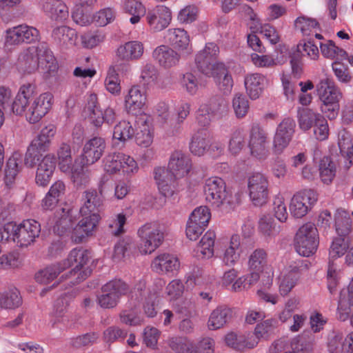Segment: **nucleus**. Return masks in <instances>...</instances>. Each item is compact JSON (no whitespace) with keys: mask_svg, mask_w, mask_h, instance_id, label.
<instances>
[{"mask_svg":"<svg viewBox=\"0 0 353 353\" xmlns=\"http://www.w3.org/2000/svg\"><path fill=\"white\" fill-rule=\"evenodd\" d=\"M57 157L60 170L64 173L69 172L73 161L70 145L61 143L57 150Z\"/></svg>","mask_w":353,"mask_h":353,"instance_id":"nucleus-44","label":"nucleus"},{"mask_svg":"<svg viewBox=\"0 0 353 353\" xmlns=\"http://www.w3.org/2000/svg\"><path fill=\"white\" fill-rule=\"evenodd\" d=\"M260 336H262L261 332H228L225 336V342L233 349L242 350L255 347Z\"/></svg>","mask_w":353,"mask_h":353,"instance_id":"nucleus-14","label":"nucleus"},{"mask_svg":"<svg viewBox=\"0 0 353 353\" xmlns=\"http://www.w3.org/2000/svg\"><path fill=\"white\" fill-rule=\"evenodd\" d=\"M146 96L145 92L139 86L132 87L125 97V107L126 111L132 114H142L143 107L145 105Z\"/></svg>","mask_w":353,"mask_h":353,"instance_id":"nucleus-20","label":"nucleus"},{"mask_svg":"<svg viewBox=\"0 0 353 353\" xmlns=\"http://www.w3.org/2000/svg\"><path fill=\"white\" fill-rule=\"evenodd\" d=\"M165 37L171 46L179 50H185L188 54L192 52V49L190 46L189 35L183 29H169Z\"/></svg>","mask_w":353,"mask_h":353,"instance_id":"nucleus-29","label":"nucleus"},{"mask_svg":"<svg viewBox=\"0 0 353 353\" xmlns=\"http://www.w3.org/2000/svg\"><path fill=\"white\" fill-rule=\"evenodd\" d=\"M338 145L343 155L353 157V143L348 132L343 130L339 133Z\"/></svg>","mask_w":353,"mask_h":353,"instance_id":"nucleus-64","label":"nucleus"},{"mask_svg":"<svg viewBox=\"0 0 353 353\" xmlns=\"http://www.w3.org/2000/svg\"><path fill=\"white\" fill-rule=\"evenodd\" d=\"M22 304V298L17 289L0 293V307L3 309H15Z\"/></svg>","mask_w":353,"mask_h":353,"instance_id":"nucleus-46","label":"nucleus"},{"mask_svg":"<svg viewBox=\"0 0 353 353\" xmlns=\"http://www.w3.org/2000/svg\"><path fill=\"white\" fill-rule=\"evenodd\" d=\"M143 45L138 41L126 42L117 50V57L122 60L132 61L139 59L143 54Z\"/></svg>","mask_w":353,"mask_h":353,"instance_id":"nucleus-33","label":"nucleus"},{"mask_svg":"<svg viewBox=\"0 0 353 353\" xmlns=\"http://www.w3.org/2000/svg\"><path fill=\"white\" fill-rule=\"evenodd\" d=\"M268 265V252L263 248L255 249L248 257V265L250 270L263 271Z\"/></svg>","mask_w":353,"mask_h":353,"instance_id":"nucleus-43","label":"nucleus"},{"mask_svg":"<svg viewBox=\"0 0 353 353\" xmlns=\"http://www.w3.org/2000/svg\"><path fill=\"white\" fill-rule=\"evenodd\" d=\"M327 350L329 353H353V332L345 337L339 332H332L328 337Z\"/></svg>","mask_w":353,"mask_h":353,"instance_id":"nucleus-21","label":"nucleus"},{"mask_svg":"<svg viewBox=\"0 0 353 353\" xmlns=\"http://www.w3.org/2000/svg\"><path fill=\"white\" fill-rule=\"evenodd\" d=\"M39 60V69L43 72H54L57 70L56 59L50 50L43 46L37 47Z\"/></svg>","mask_w":353,"mask_h":353,"instance_id":"nucleus-42","label":"nucleus"},{"mask_svg":"<svg viewBox=\"0 0 353 353\" xmlns=\"http://www.w3.org/2000/svg\"><path fill=\"white\" fill-rule=\"evenodd\" d=\"M210 217L211 214L208 208L206 206H200L196 208L191 213L188 221L193 223H198L205 228L209 223Z\"/></svg>","mask_w":353,"mask_h":353,"instance_id":"nucleus-59","label":"nucleus"},{"mask_svg":"<svg viewBox=\"0 0 353 353\" xmlns=\"http://www.w3.org/2000/svg\"><path fill=\"white\" fill-rule=\"evenodd\" d=\"M14 230V242L19 247H27L39 236L41 225L34 219H28L16 225Z\"/></svg>","mask_w":353,"mask_h":353,"instance_id":"nucleus-13","label":"nucleus"},{"mask_svg":"<svg viewBox=\"0 0 353 353\" xmlns=\"http://www.w3.org/2000/svg\"><path fill=\"white\" fill-rule=\"evenodd\" d=\"M353 306V277L347 289L341 291L338 304V318L344 321L348 319Z\"/></svg>","mask_w":353,"mask_h":353,"instance_id":"nucleus-32","label":"nucleus"},{"mask_svg":"<svg viewBox=\"0 0 353 353\" xmlns=\"http://www.w3.org/2000/svg\"><path fill=\"white\" fill-rule=\"evenodd\" d=\"M38 50L32 46L21 52L17 61V67L24 73L31 74L39 69Z\"/></svg>","mask_w":353,"mask_h":353,"instance_id":"nucleus-25","label":"nucleus"},{"mask_svg":"<svg viewBox=\"0 0 353 353\" xmlns=\"http://www.w3.org/2000/svg\"><path fill=\"white\" fill-rule=\"evenodd\" d=\"M319 233L314 224L307 223L299 228L294 237V246L301 256H310L319 246Z\"/></svg>","mask_w":353,"mask_h":353,"instance_id":"nucleus-5","label":"nucleus"},{"mask_svg":"<svg viewBox=\"0 0 353 353\" xmlns=\"http://www.w3.org/2000/svg\"><path fill=\"white\" fill-rule=\"evenodd\" d=\"M112 185L109 181H101L99 184V194L96 190H88L83 193V205L80 208L81 216L99 214V208L103 204L101 196L105 195L108 189L111 188Z\"/></svg>","mask_w":353,"mask_h":353,"instance_id":"nucleus-8","label":"nucleus"},{"mask_svg":"<svg viewBox=\"0 0 353 353\" xmlns=\"http://www.w3.org/2000/svg\"><path fill=\"white\" fill-rule=\"evenodd\" d=\"M152 57L165 69L176 66L181 59V55L176 51L165 45L157 47L152 52Z\"/></svg>","mask_w":353,"mask_h":353,"instance_id":"nucleus-19","label":"nucleus"},{"mask_svg":"<svg viewBox=\"0 0 353 353\" xmlns=\"http://www.w3.org/2000/svg\"><path fill=\"white\" fill-rule=\"evenodd\" d=\"M70 302V298L68 296H61L56 300L53 310L54 319L51 321L53 328L62 330L63 329L62 327L55 326V325H65L69 321Z\"/></svg>","mask_w":353,"mask_h":353,"instance_id":"nucleus-30","label":"nucleus"},{"mask_svg":"<svg viewBox=\"0 0 353 353\" xmlns=\"http://www.w3.org/2000/svg\"><path fill=\"white\" fill-rule=\"evenodd\" d=\"M137 235L140 239L139 252L143 254H151L162 243L164 238L163 227L158 222H149L141 226Z\"/></svg>","mask_w":353,"mask_h":353,"instance_id":"nucleus-4","label":"nucleus"},{"mask_svg":"<svg viewBox=\"0 0 353 353\" xmlns=\"http://www.w3.org/2000/svg\"><path fill=\"white\" fill-rule=\"evenodd\" d=\"M216 235L213 231H208L201 238L197 247V253L203 258H211L214 254V245Z\"/></svg>","mask_w":353,"mask_h":353,"instance_id":"nucleus-51","label":"nucleus"},{"mask_svg":"<svg viewBox=\"0 0 353 353\" xmlns=\"http://www.w3.org/2000/svg\"><path fill=\"white\" fill-rule=\"evenodd\" d=\"M52 37L57 45L69 47L74 45L77 34L74 29L62 26L53 30Z\"/></svg>","mask_w":353,"mask_h":353,"instance_id":"nucleus-39","label":"nucleus"},{"mask_svg":"<svg viewBox=\"0 0 353 353\" xmlns=\"http://www.w3.org/2000/svg\"><path fill=\"white\" fill-rule=\"evenodd\" d=\"M146 19L152 30L161 31L169 25L171 21V12L164 6H157L147 13Z\"/></svg>","mask_w":353,"mask_h":353,"instance_id":"nucleus-22","label":"nucleus"},{"mask_svg":"<svg viewBox=\"0 0 353 353\" xmlns=\"http://www.w3.org/2000/svg\"><path fill=\"white\" fill-rule=\"evenodd\" d=\"M72 226V217L69 211H65L61 208V212H57L56 214V220L53 225V231L59 236L70 230Z\"/></svg>","mask_w":353,"mask_h":353,"instance_id":"nucleus-50","label":"nucleus"},{"mask_svg":"<svg viewBox=\"0 0 353 353\" xmlns=\"http://www.w3.org/2000/svg\"><path fill=\"white\" fill-rule=\"evenodd\" d=\"M90 257V252L88 250L74 248L70 251L66 259L37 272L35 279L40 283L47 284L54 280L61 272L76 264L72 270L63 274L61 279L68 280V283L70 285H77L91 274V269L85 267Z\"/></svg>","mask_w":353,"mask_h":353,"instance_id":"nucleus-1","label":"nucleus"},{"mask_svg":"<svg viewBox=\"0 0 353 353\" xmlns=\"http://www.w3.org/2000/svg\"><path fill=\"white\" fill-rule=\"evenodd\" d=\"M22 156L19 152H14L7 161L5 168V183L6 185H12L19 173L22 170Z\"/></svg>","mask_w":353,"mask_h":353,"instance_id":"nucleus-37","label":"nucleus"},{"mask_svg":"<svg viewBox=\"0 0 353 353\" xmlns=\"http://www.w3.org/2000/svg\"><path fill=\"white\" fill-rule=\"evenodd\" d=\"M214 72L212 74L207 76L212 77L219 88L223 92H230L233 86V80L231 75L228 73L225 64L219 63L218 65H215Z\"/></svg>","mask_w":353,"mask_h":353,"instance_id":"nucleus-41","label":"nucleus"},{"mask_svg":"<svg viewBox=\"0 0 353 353\" xmlns=\"http://www.w3.org/2000/svg\"><path fill=\"white\" fill-rule=\"evenodd\" d=\"M134 248L133 241L130 237H125L120 240L114 248L113 259L114 261H119L131 253Z\"/></svg>","mask_w":353,"mask_h":353,"instance_id":"nucleus-54","label":"nucleus"},{"mask_svg":"<svg viewBox=\"0 0 353 353\" xmlns=\"http://www.w3.org/2000/svg\"><path fill=\"white\" fill-rule=\"evenodd\" d=\"M248 147L252 156L263 160L270 154L268 133L259 125H253L250 129Z\"/></svg>","mask_w":353,"mask_h":353,"instance_id":"nucleus-9","label":"nucleus"},{"mask_svg":"<svg viewBox=\"0 0 353 353\" xmlns=\"http://www.w3.org/2000/svg\"><path fill=\"white\" fill-rule=\"evenodd\" d=\"M268 178L263 174L256 172L248 179V189L250 200L256 206H261L267 203L269 195Z\"/></svg>","mask_w":353,"mask_h":353,"instance_id":"nucleus-7","label":"nucleus"},{"mask_svg":"<svg viewBox=\"0 0 353 353\" xmlns=\"http://www.w3.org/2000/svg\"><path fill=\"white\" fill-rule=\"evenodd\" d=\"M22 26H17L6 31L5 45L6 47L17 46L23 41Z\"/></svg>","mask_w":353,"mask_h":353,"instance_id":"nucleus-61","label":"nucleus"},{"mask_svg":"<svg viewBox=\"0 0 353 353\" xmlns=\"http://www.w3.org/2000/svg\"><path fill=\"white\" fill-rule=\"evenodd\" d=\"M130 292L129 285L121 279L112 280L101 288V294L97 297L98 304L103 308L117 306L120 298Z\"/></svg>","mask_w":353,"mask_h":353,"instance_id":"nucleus-6","label":"nucleus"},{"mask_svg":"<svg viewBox=\"0 0 353 353\" xmlns=\"http://www.w3.org/2000/svg\"><path fill=\"white\" fill-rule=\"evenodd\" d=\"M190 110V105L188 103H183L176 108V117H171L170 121V130L172 134L179 131L181 125L189 115Z\"/></svg>","mask_w":353,"mask_h":353,"instance_id":"nucleus-52","label":"nucleus"},{"mask_svg":"<svg viewBox=\"0 0 353 353\" xmlns=\"http://www.w3.org/2000/svg\"><path fill=\"white\" fill-rule=\"evenodd\" d=\"M265 77L259 73L248 74L245 77V87L251 99H256L261 96L265 88Z\"/></svg>","mask_w":353,"mask_h":353,"instance_id":"nucleus-31","label":"nucleus"},{"mask_svg":"<svg viewBox=\"0 0 353 353\" xmlns=\"http://www.w3.org/2000/svg\"><path fill=\"white\" fill-rule=\"evenodd\" d=\"M232 316V310L225 305H219L213 310L208 321V327L210 330L222 329Z\"/></svg>","mask_w":353,"mask_h":353,"instance_id":"nucleus-28","label":"nucleus"},{"mask_svg":"<svg viewBox=\"0 0 353 353\" xmlns=\"http://www.w3.org/2000/svg\"><path fill=\"white\" fill-rule=\"evenodd\" d=\"M56 168V159L52 154L45 155L37 164L36 183L46 187L50 183Z\"/></svg>","mask_w":353,"mask_h":353,"instance_id":"nucleus-17","label":"nucleus"},{"mask_svg":"<svg viewBox=\"0 0 353 353\" xmlns=\"http://www.w3.org/2000/svg\"><path fill=\"white\" fill-rule=\"evenodd\" d=\"M134 134L135 130L129 121L122 120L114 128L113 138L121 142L132 139Z\"/></svg>","mask_w":353,"mask_h":353,"instance_id":"nucleus-47","label":"nucleus"},{"mask_svg":"<svg viewBox=\"0 0 353 353\" xmlns=\"http://www.w3.org/2000/svg\"><path fill=\"white\" fill-rule=\"evenodd\" d=\"M105 140L95 137L88 140L84 145L81 159L85 165H93L97 162L104 153L105 149Z\"/></svg>","mask_w":353,"mask_h":353,"instance_id":"nucleus-15","label":"nucleus"},{"mask_svg":"<svg viewBox=\"0 0 353 353\" xmlns=\"http://www.w3.org/2000/svg\"><path fill=\"white\" fill-rule=\"evenodd\" d=\"M204 194L206 201L214 208L228 212L232 208V196L227 190L223 179L212 176L205 181Z\"/></svg>","mask_w":353,"mask_h":353,"instance_id":"nucleus-3","label":"nucleus"},{"mask_svg":"<svg viewBox=\"0 0 353 353\" xmlns=\"http://www.w3.org/2000/svg\"><path fill=\"white\" fill-rule=\"evenodd\" d=\"M316 91L321 102L340 101L342 93L332 79H321L316 85Z\"/></svg>","mask_w":353,"mask_h":353,"instance_id":"nucleus-26","label":"nucleus"},{"mask_svg":"<svg viewBox=\"0 0 353 353\" xmlns=\"http://www.w3.org/2000/svg\"><path fill=\"white\" fill-rule=\"evenodd\" d=\"M123 153L114 152L110 153L104 159V169L110 174H114L120 171L122 168L121 161H123Z\"/></svg>","mask_w":353,"mask_h":353,"instance_id":"nucleus-55","label":"nucleus"},{"mask_svg":"<svg viewBox=\"0 0 353 353\" xmlns=\"http://www.w3.org/2000/svg\"><path fill=\"white\" fill-rule=\"evenodd\" d=\"M74 228L71 238L77 243L83 242L88 236L93 234V232L101 219L99 214L83 216Z\"/></svg>","mask_w":353,"mask_h":353,"instance_id":"nucleus-16","label":"nucleus"},{"mask_svg":"<svg viewBox=\"0 0 353 353\" xmlns=\"http://www.w3.org/2000/svg\"><path fill=\"white\" fill-rule=\"evenodd\" d=\"M106 90L114 95H119L121 93V87L118 73H114L113 68H108L105 79Z\"/></svg>","mask_w":353,"mask_h":353,"instance_id":"nucleus-60","label":"nucleus"},{"mask_svg":"<svg viewBox=\"0 0 353 353\" xmlns=\"http://www.w3.org/2000/svg\"><path fill=\"white\" fill-rule=\"evenodd\" d=\"M317 201V194L312 190H305L295 194L290 203L291 214L297 219L307 214L312 206Z\"/></svg>","mask_w":353,"mask_h":353,"instance_id":"nucleus-11","label":"nucleus"},{"mask_svg":"<svg viewBox=\"0 0 353 353\" xmlns=\"http://www.w3.org/2000/svg\"><path fill=\"white\" fill-rule=\"evenodd\" d=\"M151 268L158 274H172L174 275L180 268V262L176 256L163 253L156 256L152 262Z\"/></svg>","mask_w":353,"mask_h":353,"instance_id":"nucleus-18","label":"nucleus"},{"mask_svg":"<svg viewBox=\"0 0 353 353\" xmlns=\"http://www.w3.org/2000/svg\"><path fill=\"white\" fill-rule=\"evenodd\" d=\"M170 347L176 353H192L193 342L185 336H176L170 339Z\"/></svg>","mask_w":353,"mask_h":353,"instance_id":"nucleus-53","label":"nucleus"},{"mask_svg":"<svg viewBox=\"0 0 353 353\" xmlns=\"http://www.w3.org/2000/svg\"><path fill=\"white\" fill-rule=\"evenodd\" d=\"M219 53V48L214 43H208L205 48L196 54L195 64L198 70L205 75L212 74L215 65L221 62L216 61Z\"/></svg>","mask_w":353,"mask_h":353,"instance_id":"nucleus-12","label":"nucleus"},{"mask_svg":"<svg viewBox=\"0 0 353 353\" xmlns=\"http://www.w3.org/2000/svg\"><path fill=\"white\" fill-rule=\"evenodd\" d=\"M336 168L335 163L329 157H324L319 163V174L321 181L325 184H330L335 177Z\"/></svg>","mask_w":353,"mask_h":353,"instance_id":"nucleus-48","label":"nucleus"},{"mask_svg":"<svg viewBox=\"0 0 353 353\" xmlns=\"http://www.w3.org/2000/svg\"><path fill=\"white\" fill-rule=\"evenodd\" d=\"M210 143L208 133L205 131H198L192 137L190 150L194 155L202 156L209 150Z\"/></svg>","mask_w":353,"mask_h":353,"instance_id":"nucleus-40","label":"nucleus"},{"mask_svg":"<svg viewBox=\"0 0 353 353\" xmlns=\"http://www.w3.org/2000/svg\"><path fill=\"white\" fill-rule=\"evenodd\" d=\"M232 108L237 118H243L248 112L249 101L243 94L236 93L232 99Z\"/></svg>","mask_w":353,"mask_h":353,"instance_id":"nucleus-57","label":"nucleus"},{"mask_svg":"<svg viewBox=\"0 0 353 353\" xmlns=\"http://www.w3.org/2000/svg\"><path fill=\"white\" fill-rule=\"evenodd\" d=\"M242 251L240 236H232L223 250L221 256L223 263L228 266L234 265L239 260Z\"/></svg>","mask_w":353,"mask_h":353,"instance_id":"nucleus-27","label":"nucleus"},{"mask_svg":"<svg viewBox=\"0 0 353 353\" xmlns=\"http://www.w3.org/2000/svg\"><path fill=\"white\" fill-rule=\"evenodd\" d=\"M312 339L303 333L298 334L290 342L292 351L285 353H312Z\"/></svg>","mask_w":353,"mask_h":353,"instance_id":"nucleus-49","label":"nucleus"},{"mask_svg":"<svg viewBox=\"0 0 353 353\" xmlns=\"http://www.w3.org/2000/svg\"><path fill=\"white\" fill-rule=\"evenodd\" d=\"M90 165H85L83 161L76 159L74 164L71 167L69 172L71 173V179L77 187L86 185L90 179V171L88 167Z\"/></svg>","mask_w":353,"mask_h":353,"instance_id":"nucleus-38","label":"nucleus"},{"mask_svg":"<svg viewBox=\"0 0 353 353\" xmlns=\"http://www.w3.org/2000/svg\"><path fill=\"white\" fill-rule=\"evenodd\" d=\"M139 310L137 306L123 310L120 314V320L123 323L129 325L141 324L142 319L139 315Z\"/></svg>","mask_w":353,"mask_h":353,"instance_id":"nucleus-62","label":"nucleus"},{"mask_svg":"<svg viewBox=\"0 0 353 353\" xmlns=\"http://www.w3.org/2000/svg\"><path fill=\"white\" fill-rule=\"evenodd\" d=\"M56 132L55 126L52 124H49L41 129L40 132L32 139L30 145L39 151L45 152L48 150Z\"/></svg>","mask_w":353,"mask_h":353,"instance_id":"nucleus-35","label":"nucleus"},{"mask_svg":"<svg viewBox=\"0 0 353 353\" xmlns=\"http://www.w3.org/2000/svg\"><path fill=\"white\" fill-rule=\"evenodd\" d=\"M296 123L291 117L283 119L277 125L273 138V150L281 154L288 146L295 132Z\"/></svg>","mask_w":353,"mask_h":353,"instance_id":"nucleus-10","label":"nucleus"},{"mask_svg":"<svg viewBox=\"0 0 353 353\" xmlns=\"http://www.w3.org/2000/svg\"><path fill=\"white\" fill-rule=\"evenodd\" d=\"M322 116L323 115L320 113L316 112L310 108H298L297 121L299 128L304 132L308 131L313 128L319 121H323Z\"/></svg>","mask_w":353,"mask_h":353,"instance_id":"nucleus-34","label":"nucleus"},{"mask_svg":"<svg viewBox=\"0 0 353 353\" xmlns=\"http://www.w3.org/2000/svg\"><path fill=\"white\" fill-rule=\"evenodd\" d=\"M34 86L30 83L21 86L10 109L17 115L25 114L30 123L39 121L51 109L54 96L46 92L34 99Z\"/></svg>","mask_w":353,"mask_h":353,"instance_id":"nucleus-2","label":"nucleus"},{"mask_svg":"<svg viewBox=\"0 0 353 353\" xmlns=\"http://www.w3.org/2000/svg\"><path fill=\"white\" fill-rule=\"evenodd\" d=\"M39 5L46 14L52 20L62 22L69 16L68 8L61 0H41Z\"/></svg>","mask_w":353,"mask_h":353,"instance_id":"nucleus-23","label":"nucleus"},{"mask_svg":"<svg viewBox=\"0 0 353 353\" xmlns=\"http://www.w3.org/2000/svg\"><path fill=\"white\" fill-rule=\"evenodd\" d=\"M349 248V241L347 238L337 237L335 238L330 246L329 255L330 259H336L342 256Z\"/></svg>","mask_w":353,"mask_h":353,"instance_id":"nucleus-56","label":"nucleus"},{"mask_svg":"<svg viewBox=\"0 0 353 353\" xmlns=\"http://www.w3.org/2000/svg\"><path fill=\"white\" fill-rule=\"evenodd\" d=\"M299 279V273L294 268L281 275L279 278V292L282 296H286L296 285Z\"/></svg>","mask_w":353,"mask_h":353,"instance_id":"nucleus-45","label":"nucleus"},{"mask_svg":"<svg viewBox=\"0 0 353 353\" xmlns=\"http://www.w3.org/2000/svg\"><path fill=\"white\" fill-rule=\"evenodd\" d=\"M259 230L265 236H271L280 232V227H276L274 219L270 215H264L259 221Z\"/></svg>","mask_w":353,"mask_h":353,"instance_id":"nucleus-63","label":"nucleus"},{"mask_svg":"<svg viewBox=\"0 0 353 353\" xmlns=\"http://www.w3.org/2000/svg\"><path fill=\"white\" fill-rule=\"evenodd\" d=\"M137 125L135 139L137 145L143 148L149 147L153 141V135L150 132L146 115H141L136 120Z\"/></svg>","mask_w":353,"mask_h":353,"instance_id":"nucleus-36","label":"nucleus"},{"mask_svg":"<svg viewBox=\"0 0 353 353\" xmlns=\"http://www.w3.org/2000/svg\"><path fill=\"white\" fill-rule=\"evenodd\" d=\"M191 168V160L185 154L179 150L172 154L168 163V169L174 174L175 178L186 176Z\"/></svg>","mask_w":353,"mask_h":353,"instance_id":"nucleus-24","label":"nucleus"},{"mask_svg":"<svg viewBox=\"0 0 353 353\" xmlns=\"http://www.w3.org/2000/svg\"><path fill=\"white\" fill-rule=\"evenodd\" d=\"M320 48L322 54L328 59H333L336 57L345 59L347 57V53L344 50L337 47L331 40L327 41L325 43H321Z\"/></svg>","mask_w":353,"mask_h":353,"instance_id":"nucleus-58","label":"nucleus"}]
</instances>
